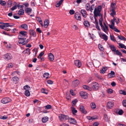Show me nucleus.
Wrapping results in <instances>:
<instances>
[{
	"mask_svg": "<svg viewBox=\"0 0 126 126\" xmlns=\"http://www.w3.org/2000/svg\"><path fill=\"white\" fill-rule=\"evenodd\" d=\"M94 4H93L91 6V7H90V11L91 12H92L93 10L94 9Z\"/></svg>",
	"mask_w": 126,
	"mask_h": 126,
	"instance_id": "864d4df0",
	"label": "nucleus"
},
{
	"mask_svg": "<svg viewBox=\"0 0 126 126\" xmlns=\"http://www.w3.org/2000/svg\"><path fill=\"white\" fill-rule=\"evenodd\" d=\"M25 12L28 14H30L32 11L31 8H27L25 9Z\"/></svg>",
	"mask_w": 126,
	"mask_h": 126,
	"instance_id": "393cba45",
	"label": "nucleus"
},
{
	"mask_svg": "<svg viewBox=\"0 0 126 126\" xmlns=\"http://www.w3.org/2000/svg\"><path fill=\"white\" fill-rule=\"evenodd\" d=\"M30 51V49L29 48H27L25 50H24L23 52V53L25 54H29V55L31 53Z\"/></svg>",
	"mask_w": 126,
	"mask_h": 126,
	"instance_id": "b1692460",
	"label": "nucleus"
},
{
	"mask_svg": "<svg viewBox=\"0 0 126 126\" xmlns=\"http://www.w3.org/2000/svg\"><path fill=\"white\" fill-rule=\"evenodd\" d=\"M90 5L89 4H87L86 5V9L87 11H89L90 9Z\"/></svg>",
	"mask_w": 126,
	"mask_h": 126,
	"instance_id": "58836bf2",
	"label": "nucleus"
},
{
	"mask_svg": "<svg viewBox=\"0 0 126 126\" xmlns=\"http://www.w3.org/2000/svg\"><path fill=\"white\" fill-rule=\"evenodd\" d=\"M79 109L83 113L86 114L87 113V111L85 110L84 106H80V107Z\"/></svg>",
	"mask_w": 126,
	"mask_h": 126,
	"instance_id": "f3484780",
	"label": "nucleus"
},
{
	"mask_svg": "<svg viewBox=\"0 0 126 126\" xmlns=\"http://www.w3.org/2000/svg\"><path fill=\"white\" fill-rule=\"evenodd\" d=\"M107 69V68L106 67H103L102 70H100V72L101 73L104 74Z\"/></svg>",
	"mask_w": 126,
	"mask_h": 126,
	"instance_id": "c85d7f7f",
	"label": "nucleus"
},
{
	"mask_svg": "<svg viewBox=\"0 0 126 126\" xmlns=\"http://www.w3.org/2000/svg\"><path fill=\"white\" fill-rule=\"evenodd\" d=\"M19 40L18 41V43L19 44H22V45L25 44L28 42V41L26 42L25 41V40L26 39V38H18Z\"/></svg>",
	"mask_w": 126,
	"mask_h": 126,
	"instance_id": "6e6552de",
	"label": "nucleus"
},
{
	"mask_svg": "<svg viewBox=\"0 0 126 126\" xmlns=\"http://www.w3.org/2000/svg\"><path fill=\"white\" fill-rule=\"evenodd\" d=\"M123 104L124 106L126 107V100H123Z\"/></svg>",
	"mask_w": 126,
	"mask_h": 126,
	"instance_id": "13d9d810",
	"label": "nucleus"
},
{
	"mask_svg": "<svg viewBox=\"0 0 126 126\" xmlns=\"http://www.w3.org/2000/svg\"><path fill=\"white\" fill-rule=\"evenodd\" d=\"M30 33V35L33 36L35 37L36 36V34L35 32L33 30H31L29 31Z\"/></svg>",
	"mask_w": 126,
	"mask_h": 126,
	"instance_id": "a878e982",
	"label": "nucleus"
},
{
	"mask_svg": "<svg viewBox=\"0 0 126 126\" xmlns=\"http://www.w3.org/2000/svg\"><path fill=\"white\" fill-rule=\"evenodd\" d=\"M78 101V100L77 99H75L74 100L72 101V105H75L76 103Z\"/></svg>",
	"mask_w": 126,
	"mask_h": 126,
	"instance_id": "8fccbe9b",
	"label": "nucleus"
},
{
	"mask_svg": "<svg viewBox=\"0 0 126 126\" xmlns=\"http://www.w3.org/2000/svg\"><path fill=\"white\" fill-rule=\"evenodd\" d=\"M115 76V73L113 71H111L110 73L108 74V78L113 77Z\"/></svg>",
	"mask_w": 126,
	"mask_h": 126,
	"instance_id": "2eb2a0df",
	"label": "nucleus"
},
{
	"mask_svg": "<svg viewBox=\"0 0 126 126\" xmlns=\"http://www.w3.org/2000/svg\"><path fill=\"white\" fill-rule=\"evenodd\" d=\"M104 27L105 29L106 30V31L108 32L107 31V30L108 31L109 29L108 27V26L106 25L105 22H104Z\"/></svg>",
	"mask_w": 126,
	"mask_h": 126,
	"instance_id": "052dcab7",
	"label": "nucleus"
},
{
	"mask_svg": "<svg viewBox=\"0 0 126 126\" xmlns=\"http://www.w3.org/2000/svg\"><path fill=\"white\" fill-rule=\"evenodd\" d=\"M102 38L105 41H106L108 39V36L105 34H102Z\"/></svg>",
	"mask_w": 126,
	"mask_h": 126,
	"instance_id": "c756f323",
	"label": "nucleus"
},
{
	"mask_svg": "<svg viewBox=\"0 0 126 126\" xmlns=\"http://www.w3.org/2000/svg\"><path fill=\"white\" fill-rule=\"evenodd\" d=\"M68 120V122H69L70 124H76L77 123L76 120L73 118H69V119Z\"/></svg>",
	"mask_w": 126,
	"mask_h": 126,
	"instance_id": "f8f14e48",
	"label": "nucleus"
},
{
	"mask_svg": "<svg viewBox=\"0 0 126 126\" xmlns=\"http://www.w3.org/2000/svg\"><path fill=\"white\" fill-rule=\"evenodd\" d=\"M114 103L113 102H109L107 103V106L108 108L110 109L113 107Z\"/></svg>",
	"mask_w": 126,
	"mask_h": 126,
	"instance_id": "4468645a",
	"label": "nucleus"
},
{
	"mask_svg": "<svg viewBox=\"0 0 126 126\" xmlns=\"http://www.w3.org/2000/svg\"><path fill=\"white\" fill-rule=\"evenodd\" d=\"M30 88V87L28 85H26L24 87V89L26 91L29 90Z\"/></svg>",
	"mask_w": 126,
	"mask_h": 126,
	"instance_id": "49530a36",
	"label": "nucleus"
},
{
	"mask_svg": "<svg viewBox=\"0 0 126 126\" xmlns=\"http://www.w3.org/2000/svg\"><path fill=\"white\" fill-rule=\"evenodd\" d=\"M45 109H50L51 108V106L50 105H47L45 106Z\"/></svg>",
	"mask_w": 126,
	"mask_h": 126,
	"instance_id": "4d7b16f0",
	"label": "nucleus"
},
{
	"mask_svg": "<svg viewBox=\"0 0 126 126\" xmlns=\"http://www.w3.org/2000/svg\"><path fill=\"white\" fill-rule=\"evenodd\" d=\"M8 118V117L4 115L3 116H0V118L3 120H5L7 119Z\"/></svg>",
	"mask_w": 126,
	"mask_h": 126,
	"instance_id": "5fc2aeb1",
	"label": "nucleus"
},
{
	"mask_svg": "<svg viewBox=\"0 0 126 126\" xmlns=\"http://www.w3.org/2000/svg\"><path fill=\"white\" fill-rule=\"evenodd\" d=\"M19 80L18 77L16 76H14L12 78L13 81L15 83H16Z\"/></svg>",
	"mask_w": 126,
	"mask_h": 126,
	"instance_id": "4be33fe9",
	"label": "nucleus"
},
{
	"mask_svg": "<svg viewBox=\"0 0 126 126\" xmlns=\"http://www.w3.org/2000/svg\"><path fill=\"white\" fill-rule=\"evenodd\" d=\"M80 96L83 98H86L88 96L87 94L83 91H81L79 93Z\"/></svg>",
	"mask_w": 126,
	"mask_h": 126,
	"instance_id": "1a4fd4ad",
	"label": "nucleus"
},
{
	"mask_svg": "<svg viewBox=\"0 0 126 126\" xmlns=\"http://www.w3.org/2000/svg\"><path fill=\"white\" fill-rule=\"evenodd\" d=\"M20 27L26 30L28 29V26L26 24H23L20 26Z\"/></svg>",
	"mask_w": 126,
	"mask_h": 126,
	"instance_id": "bb28decb",
	"label": "nucleus"
},
{
	"mask_svg": "<svg viewBox=\"0 0 126 126\" xmlns=\"http://www.w3.org/2000/svg\"><path fill=\"white\" fill-rule=\"evenodd\" d=\"M116 8V6L115 3H112L111 4L110 10L111 12L110 14V15H112L113 14H114L115 15H116L115 9Z\"/></svg>",
	"mask_w": 126,
	"mask_h": 126,
	"instance_id": "f03ea898",
	"label": "nucleus"
},
{
	"mask_svg": "<svg viewBox=\"0 0 126 126\" xmlns=\"http://www.w3.org/2000/svg\"><path fill=\"white\" fill-rule=\"evenodd\" d=\"M70 94L72 95H75V94L74 93L73 91L72 90H71L70 91Z\"/></svg>",
	"mask_w": 126,
	"mask_h": 126,
	"instance_id": "338daca9",
	"label": "nucleus"
},
{
	"mask_svg": "<svg viewBox=\"0 0 126 126\" xmlns=\"http://www.w3.org/2000/svg\"><path fill=\"white\" fill-rule=\"evenodd\" d=\"M98 47L100 51H102L104 50V48L100 44H98Z\"/></svg>",
	"mask_w": 126,
	"mask_h": 126,
	"instance_id": "4c0bfd02",
	"label": "nucleus"
},
{
	"mask_svg": "<svg viewBox=\"0 0 126 126\" xmlns=\"http://www.w3.org/2000/svg\"><path fill=\"white\" fill-rule=\"evenodd\" d=\"M27 35V32L24 31H21L19 32L18 38H25V37Z\"/></svg>",
	"mask_w": 126,
	"mask_h": 126,
	"instance_id": "7ed1b4c3",
	"label": "nucleus"
},
{
	"mask_svg": "<svg viewBox=\"0 0 126 126\" xmlns=\"http://www.w3.org/2000/svg\"><path fill=\"white\" fill-rule=\"evenodd\" d=\"M119 93L121 94H123L124 95H126V93L125 91L123 90H121L119 91Z\"/></svg>",
	"mask_w": 126,
	"mask_h": 126,
	"instance_id": "79ce46f5",
	"label": "nucleus"
},
{
	"mask_svg": "<svg viewBox=\"0 0 126 126\" xmlns=\"http://www.w3.org/2000/svg\"><path fill=\"white\" fill-rule=\"evenodd\" d=\"M71 110L72 113L73 115H75V113H77V110H75V108L73 107H71Z\"/></svg>",
	"mask_w": 126,
	"mask_h": 126,
	"instance_id": "cd10ccee",
	"label": "nucleus"
},
{
	"mask_svg": "<svg viewBox=\"0 0 126 126\" xmlns=\"http://www.w3.org/2000/svg\"><path fill=\"white\" fill-rule=\"evenodd\" d=\"M99 88V85L97 82L93 83H92V88L94 91L97 90Z\"/></svg>",
	"mask_w": 126,
	"mask_h": 126,
	"instance_id": "423d86ee",
	"label": "nucleus"
},
{
	"mask_svg": "<svg viewBox=\"0 0 126 126\" xmlns=\"http://www.w3.org/2000/svg\"><path fill=\"white\" fill-rule=\"evenodd\" d=\"M116 54L118 55H121L122 54L120 52H119L118 50H117L115 51Z\"/></svg>",
	"mask_w": 126,
	"mask_h": 126,
	"instance_id": "680f3d73",
	"label": "nucleus"
},
{
	"mask_svg": "<svg viewBox=\"0 0 126 126\" xmlns=\"http://www.w3.org/2000/svg\"><path fill=\"white\" fill-rule=\"evenodd\" d=\"M119 46L121 48H124L125 45L124 44H122L120 43H119Z\"/></svg>",
	"mask_w": 126,
	"mask_h": 126,
	"instance_id": "e2e57ef3",
	"label": "nucleus"
},
{
	"mask_svg": "<svg viewBox=\"0 0 126 126\" xmlns=\"http://www.w3.org/2000/svg\"><path fill=\"white\" fill-rule=\"evenodd\" d=\"M110 28L112 29L113 30L117 32H120V31L118 30L117 28L114 27V25H109Z\"/></svg>",
	"mask_w": 126,
	"mask_h": 126,
	"instance_id": "ddd939ff",
	"label": "nucleus"
},
{
	"mask_svg": "<svg viewBox=\"0 0 126 126\" xmlns=\"http://www.w3.org/2000/svg\"><path fill=\"white\" fill-rule=\"evenodd\" d=\"M58 117L60 120L61 121H62L64 120H67L69 118V116L67 115L62 114H60Z\"/></svg>",
	"mask_w": 126,
	"mask_h": 126,
	"instance_id": "20e7f679",
	"label": "nucleus"
},
{
	"mask_svg": "<svg viewBox=\"0 0 126 126\" xmlns=\"http://www.w3.org/2000/svg\"><path fill=\"white\" fill-rule=\"evenodd\" d=\"M49 60L51 61H53L54 59V56L51 53H49L48 54Z\"/></svg>",
	"mask_w": 126,
	"mask_h": 126,
	"instance_id": "aec40b11",
	"label": "nucleus"
},
{
	"mask_svg": "<svg viewBox=\"0 0 126 126\" xmlns=\"http://www.w3.org/2000/svg\"><path fill=\"white\" fill-rule=\"evenodd\" d=\"M48 117L47 116L43 117L42 118V121L43 123H45L48 120Z\"/></svg>",
	"mask_w": 126,
	"mask_h": 126,
	"instance_id": "5701e85b",
	"label": "nucleus"
},
{
	"mask_svg": "<svg viewBox=\"0 0 126 126\" xmlns=\"http://www.w3.org/2000/svg\"><path fill=\"white\" fill-rule=\"evenodd\" d=\"M4 59L7 60H8L12 58V56L9 54L7 53L4 55Z\"/></svg>",
	"mask_w": 126,
	"mask_h": 126,
	"instance_id": "9d476101",
	"label": "nucleus"
},
{
	"mask_svg": "<svg viewBox=\"0 0 126 126\" xmlns=\"http://www.w3.org/2000/svg\"><path fill=\"white\" fill-rule=\"evenodd\" d=\"M6 3V2L2 0H0V4L2 6H5Z\"/></svg>",
	"mask_w": 126,
	"mask_h": 126,
	"instance_id": "37998d69",
	"label": "nucleus"
},
{
	"mask_svg": "<svg viewBox=\"0 0 126 126\" xmlns=\"http://www.w3.org/2000/svg\"><path fill=\"white\" fill-rule=\"evenodd\" d=\"M25 95L27 96H29L30 95V93L29 90L26 91L25 93Z\"/></svg>",
	"mask_w": 126,
	"mask_h": 126,
	"instance_id": "a19ab883",
	"label": "nucleus"
},
{
	"mask_svg": "<svg viewBox=\"0 0 126 126\" xmlns=\"http://www.w3.org/2000/svg\"><path fill=\"white\" fill-rule=\"evenodd\" d=\"M81 13L82 15L83 16L86 18L87 16V14L86 11L82 9L81 10Z\"/></svg>",
	"mask_w": 126,
	"mask_h": 126,
	"instance_id": "dca6fc26",
	"label": "nucleus"
},
{
	"mask_svg": "<svg viewBox=\"0 0 126 126\" xmlns=\"http://www.w3.org/2000/svg\"><path fill=\"white\" fill-rule=\"evenodd\" d=\"M3 24L4 25L5 28L8 27H12L13 26V25H10L9 23H4Z\"/></svg>",
	"mask_w": 126,
	"mask_h": 126,
	"instance_id": "a18cd8bd",
	"label": "nucleus"
},
{
	"mask_svg": "<svg viewBox=\"0 0 126 126\" xmlns=\"http://www.w3.org/2000/svg\"><path fill=\"white\" fill-rule=\"evenodd\" d=\"M118 38L121 40H123L125 41H126V39L123 36L118 35Z\"/></svg>",
	"mask_w": 126,
	"mask_h": 126,
	"instance_id": "e433bc0d",
	"label": "nucleus"
},
{
	"mask_svg": "<svg viewBox=\"0 0 126 126\" xmlns=\"http://www.w3.org/2000/svg\"><path fill=\"white\" fill-rule=\"evenodd\" d=\"M49 74L48 73H44L43 75L44 77L46 78V79H47L48 78Z\"/></svg>",
	"mask_w": 126,
	"mask_h": 126,
	"instance_id": "ea45409f",
	"label": "nucleus"
},
{
	"mask_svg": "<svg viewBox=\"0 0 126 126\" xmlns=\"http://www.w3.org/2000/svg\"><path fill=\"white\" fill-rule=\"evenodd\" d=\"M90 106L91 108L93 109H95L96 108L95 103L94 102H92L91 103Z\"/></svg>",
	"mask_w": 126,
	"mask_h": 126,
	"instance_id": "2f4dec72",
	"label": "nucleus"
},
{
	"mask_svg": "<svg viewBox=\"0 0 126 126\" xmlns=\"http://www.w3.org/2000/svg\"><path fill=\"white\" fill-rule=\"evenodd\" d=\"M49 20L47 19L45 20L44 21V27L45 28H47L49 25Z\"/></svg>",
	"mask_w": 126,
	"mask_h": 126,
	"instance_id": "6ab92c4d",
	"label": "nucleus"
},
{
	"mask_svg": "<svg viewBox=\"0 0 126 126\" xmlns=\"http://www.w3.org/2000/svg\"><path fill=\"white\" fill-rule=\"evenodd\" d=\"M36 18L37 20L39 21L40 24L42 26H43V24L41 18L39 17H37Z\"/></svg>",
	"mask_w": 126,
	"mask_h": 126,
	"instance_id": "c9c22d12",
	"label": "nucleus"
},
{
	"mask_svg": "<svg viewBox=\"0 0 126 126\" xmlns=\"http://www.w3.org/2000/svg\"><path fill=\"white\" fill-rule=\"evenodd\" d=\"M69 13L71 15L73 14L74 13V11L73 10H70L69 11Z\"/></svg>",
	"mask_w": 126,
	"mask_h": 126,
	"instance_id": "69168bd1",
	"label": "nucleus"
},
{
	"mask_svg": "<svg viewBox=\"0 0 126 126\" xmlns=\"http://www.w3.org/2000/svg\"><path fill=\"white\" fill-rule=\"evenodd\" d=\"M84 24L85 27H88L90 26L89 23L87 20L85 21L84 22Z\"/></svg>",
	"mask_w": 126,
	"mask_h": 126,
	"instance_id": "72a5a7b5",
	"label": "nucleus"
},
{
	"mask_svg": "<svg viewBox=\"0 0 126 126\" xmlns=\"http://www.w3.org/2000/svg\"><path fill=\"white\" fill-rule=\"evenodd\" d=\"M79 80L76 79L73 81L72 82V84L75 86H76L78 85L79 84Z\"/></svg>",
	"mask_w": 126,
	"mask_h": 126,
	"instance_id": "a211bd4d",
	"label": "nucleus"
},
{
	"mask_svg": "<svg viewBox=\"0 0 126 126\" xmlns=\"http://www.w3.org/2000/svg\"><path fill=\"white\" fill-rule=\"evenodd\" d=\"M101 9V7L100 6H99L98 7L95 8L94 14V17L99 16L101 15L100 11Z\"/></svg>",
	"mask_w": 126,
	"mask_h": 126,
	"instance_id": "f257e3e1",
	"label": "nucleus"
},
{
	"mask_svg": "<svg viewBox=\"0 0 126 126\" xmlns=\"http://www.w3.org/2000/svg\"><path fill=\"white\" fill-rule=\"evenodd\" d=\"M11 101L10 99L8 97L3 98L1 100V102L3 104H6L10 102Z\"/></svg>",
	"mask_w": 126,
	"mask_h": 126,
	"instance_id": "0eeeda50",
	"label": "nucleus"
},
{
	"mask_svg": "<svg viewBox=\"0 0 126 126\" xmlns=\"http://www.w3.org/2000/svg\"><path fill=\"white\" fill-rule=\"evenodd\" d=\"M109 47L112 51L115 52L116 51V49L113 45H110L109 46Z\"/></svg>",
	"mask_w": 126,
	"mask_h": 126,
	"instance_id": "7c9ffc66",
	"label": "nucleus"
},
{
	"mask_svg": "<svg viewBox=\"0 0 126 126\" xmlns=\"http://www.w3.org/2000/svg\"><path fill=\"white\" fill-rule=\"evenodd\" d=\"M17 8V6H15L11 8V10L12 11H13L14 10Z\"/></svg>",
	"mask_w": 126,
	"mask_h": 126,
	"instance_id": "774afa93",
	"label": "nucleus"
},
{
	"mask_svg": "<svg viewBox=\"0 0 126 126\" xmlns=\"http://www.w3.org/2000/svg\"><path fill=\"white\" fill-rule=\"evenodd\" d=\"M110 39L113 41V42H115L116 41L113 35H110Z\"/></svg>",
	"mask_w": 126,
	"mask_h": 126,
	"instance_id": "de8ad7c7",
	"label": "nucleus"
},
{
	"mask_svg": "<svg viewBox=\"0 0 126 126\" xmlns=\"http://www.w3.org/2000/svg\"><path fill=\"white\" fill-rule=\"evenodd\" d=\"M48 84H52L53 83V81L51 80H48L47 81Z\"/></svg>",
	"mask_w": 126,
	"mask_h": 126,
	"instance_id": "0e129e2a",
	"label": "nucleus"
},
{
	"mask_svg": "<svg viewBox=\"0 0 126 126\" xmlns=\"http://www.w3.org/2000/svg\"><path fill=\"white\" fill-rule=\"evenodd\" d=\"M104 118L106 121H107L108 120V117L107 115L106 114L104 115Z\"/></svg>",
	"mask_w": 126,
	"mask_h": 126,
	"instance_id": "6e6d98bb",
	"label": "nucleus"
},
{
	"mask_svg": "<svg viewBox=\"0 0 126 126\" xmlns=\"http://www.w3.org/2000/svg\"><path fill=\"white\" fill-rule=\"evenodd\" d=\"M102 21L103 19L102 16L101 18H100L99 19V23L102 29L106 33H107L108 32L106 31V30L105 29L104 27L102 25Z\"/></svg>",
	"mask_w": 126,
	"mask_h": 126,
	"instance_id": "39448f33",
	"label": "nucleus"
},
{
	"mask_svg": "<svg viewBox=\"0 0 126 126\" xmlns=\"http://www.w3.org/2000/svg\"><path fill=\"white\" fill-rule=\"evenodd\" d=\"M123 113V111L122 110H119L118 112V114L120 115H122Z\"/></svg>",
	"mask_w": 126,
	"mask_h": 126,
	"instance_id": "bf43d9fd",
	"label": "nucleus"
},
{
	"mask_svg": "<svg viewBox=\"0 0 126 126\" xmlns=\"http://www.w3.org/2000/svg\"><path fill=\"white\" fill-rule=\"evenodd\" d=\"M74 63L75 65L79 68L82 65L81 62L79 60L75 61Z\"/></svg>",
	"mask_w": 126,
	"mask_h": 126,
	"instance_id": "9b49d317",
	"label": "nucleus"
},
{
	"mask_svg": "<svg viewBox=\"0 0 126 126\" xmlns=\"http://www.w3.org/2000/svg\"><path fill=\"white\" fill-rule=\"evenodd\" d=\"M108 93L109 94H111L113 93V90L109 88L107 90Z\"/></svg>",
	"mask_w": 126,
	"mask_h": 126,
	"instance_id": "c03bdc74",
	"label": "nucleus"
},
{
	"mask_svg": "<svg viewBox=\"0 0 126 126\" xmlns=\"http://www.w3.org/2000/svg\"><path fill=\"white\" fill-rule=\"evenodd\" d=\"M114 15H115L114 14H113V15H111L113 17V19H111V20L112 25H114V22H116V19L114 17Z\"/></svg>",
	"mask_w": 126,
	"mask_h": 126,
	"instance_id": "412c9836",
	"label": "nucleus"
},
{
	"mask_svg": "<svg viewBox=\"0 0 126 126\" xmlns=\"http://www.w3.org/2000/svg\"><path fill=\"white\" fill-rule=\"evenodd\" d=\"M41 92L42 93H45L46 94H47L48 93V92L44 88H42V89Z\"/></svg>",
	"mask_w": 126,
	"mask_h": 126,
	"instance_id": "09e8293b",
	"label": "nucleus"
},
{
	"mask_svg": "<svg viewBox=\"0 0 126 126\" xmlns=\"http://www.w3.org/2000/svg\"><path fill=\"white\" fill-rule=\"evenodd\" d=\"M63 0H61L58 2L57 3L56 5V7H59L60 5L62 3Z\"/></svg>",
	"mask_w": 126,
	"mask_h": 126,
	"instance_id": "f704fd0d",
	"label": "nucleus"
},
{
	"mask_svg": "<svg viewBox=\"0 0 126 126\" xmlns=\"http://www.w3.org/2000/svg\"><path fill=\"white\" fill-rule=\"evenodd\" d=\"M87 118L89 120H93L95 119V118H93L92 117H91L90 116H87Z\"/></svg>",
	"mask_w": 126,
	"mask_h": 126,
	"instance_id": "603ef678",
	"label": "nucleus"
},
{
	"mask_svg": "<svg viewBox=\"0 0 126 126\" xmlns=\"http://www.w3.org/2000/svg\"><path fill=\"white\" fill-rule=\"evenodd\" d=\"M24 10L23 9H20L18 11V14L20 15H22L24 13Z\"/></svg>",
	"mask_w": 126,
	"mask_h": 126,
	"instance_id": "473e14b6",
	"label": "nucleus"
},
{
	"mask_svg": "<svg viewBox=\"0 0 126 126\" xmlns=\"http://www.w3.org/2000/svg\"><path fill=\"white\" fill-rule=\"evenodd\" d=\"M44 54V53L43 52H41L39 54V55L38 56L37 58H40L42 57Z\"/></svg>",
	"mask_w": 126,
	"mask_h": 126,
	"instance_id": "3c124183",
	"label": "nucleus"
}]
</instances>
